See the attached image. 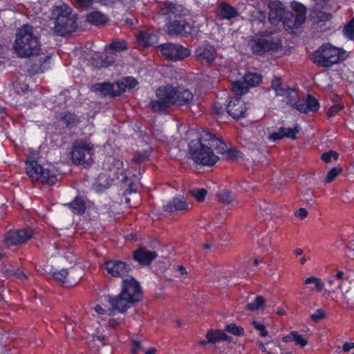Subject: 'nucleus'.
<instances>
[{
    "label": "nucleus",
    "instance_id": "nucleus-24",
    "mask_svg": "<svg viewBox=\"0 0 354 354\" xmlns=\"http://www.w3.org/2000/svg\"><path fill=\"white\" fill-rule=\"evenodd\" d=\"M94 86L96 91L101 92L104 95L115 97L121 95L120 91H115V85L109 82L96 84Z\"/></svg>",
    "mask_w": 354,
    "mask_h": 354
},
{
    "label": "nucleus",
    "instance_id": "nucleus-33",
    "mask_svg": "<svg viewBox=\"0 0 354 354\" xmlns=\"http://www.w3.org/2000/svg\"><path fill=\"white\" fill-rule=\"evenodd\" d=\"M243 80L248 88L255 87L262 82V77L256 73H248L245 75Z\"/></svg>",
    "mask_w": 354,
    "mask_h": 354
},
{
    "label": "nucleus",
    "instance_id": "nucleus-36",
    "mask_svg": "<svg viewBox=\"0 0 354 354\" xmlns=\"http://www.w3.org/2000/svg\"><path fill=\"white\" fill-rule=\"evenodd\" d=\"M194 26L185 20H178V36L189 37L192 35Z\"/></svg>",
    "mask_w": 354,
    "mask_h": 354
},
{
    "label": "nucleus",
    "instance_id": "nucleus-3",
    "mask_svg": "<svg viewBox=\"0 0 354 354\" xmlns=\"http://www.w3.org/2000/svg\"><path fill=\"white\" fill-rule=\"evenodd\" d=\"M143 297L140 283L132 276H128L121 282L120 292L116 295H106L108 301L118 313H124L135 304L140 302Z\"/></svg>",
    "mask_w": 354,
    "mask_h": 354
},
{
    "label": "nucleus",
    "instance_id": "nucleus-40",
    "mask_svg": "<svg viewBox=\"0 0 354 354\" xmlns=\"http://www.w3.org/2000/svg\"><path fill=\"white\" fill-rule=\"evenodd\" d=\"M248 86H247L245 81H236L232 84V91L236 95H242L248 93Z\"/></svg>",
    "mask_w": 354,
    "mask_h": 354
},
{
    "label": "nucleus",
    "instance_id": "nucleus-23",
    "mask_svg": "<svg viewBox=\"0 0 354 354\" xmlns=\"http://www.w3.org/2000/svg\"><path fill=\"white\" fill-rule=\"evenodd\" d=\"M282 342L284 343L294 342L296 345L300 346L301 347H304L308 344V340L295 330H292L288 335L283 336L282 337Z\"/></svg>",
    "mask_w": 354,
    "mask_h": 354
},
{
    "label": "nucleus",
    "instance_id": "nucleus-5",
    "mask_svg": "<svg viewBox=\"0 0 354 354\" xmlns=\"http://www.w3.org/2000/svg\"><path fill=\"white\" fill-rule=\"evenodd\" d=\"M348 57V52L343 48H337L330 44H324L318 50L313 52L312 59L319 66L330 67L345 60Z\"/></svg>",
    "mask_w": 354,
    "mask_h": 354
},
{
    "label": "nucleus",
    "instance_id": "nucleus-57",
    "mask_svg": "<svg viewBox=\"0 0 354 354\" xmlns=\"http://www.w3.org/2000/svg\"><path fill=\"white\" fill-rule=\"evenodd\" d=\"M190 55L191 50L189 48L178 44V60H182L186 57H188Z\"/></svg>",
    "mask_w": 354,
    "mask_h": 354
},
{
    "label": "nucleus",
    "instance_id": "nucleus-41",
    "mask_svg": "<svg viewBox=\"0 0 354 354\" xmlns=\"http://www.w3.org/2000/svg\"><path fill=\"white\" fill-rule=\"evenodd\" d=\"M306 102V107H307L308 113H315L320 107L319 101L312 95H308Z\"/></svg>",
    "mask_w": 354,
    "mask_h": 354
},
{
    "label": "nucleus",
    "instance_id": "nucleus-8",
    "mask_svg": "<svg viewBox=\"0 0 354 354\" xmlns=\"http://www.w3.org/2000/svg\"><path fill=\"white\" fill-rule=\"evenodd\" d=\"M250 46L254 55L262 56L267 53L277 52L281 48V40L274 38L271 32H261L259 37L251 39Z\"/></svg>",
    "mask_w": 354,
    "mask_h": 354
},
{
    "label": "nucleus",
    "instance_id": "nucleus-2",
    "mask_svg": "<svg viewBox=\"0 0 354 354\" xmlns=\"http://www.w3.org/2000/svg\"><path fill=\"white\" fill-rule=\"evenodd\" d=\"M13 48L21 57H28L37 55L40 49L39 38L33 33V28L25 24L17 32L16 40ZM50 55H37L31 60L28 72L31 75L44 73L50 68Z\"/></svg>",
    "mask_w": 354,
    "mask_h": 354
},
{
    "label": "nucleus",
    "instance_id": "nucleus-58",
    "mask_svg": "<svg viewBox=\"0 0 354 354\" xmlns=\"http://www.w3.org/2000/svg\"><path fill=\"white\" fill-rule=\"evenodd\" d=\"M306 100L296 102L292 106L302 113H308V109L306 107Z\"/></svg>",
    "mask_w": 354,
    "mask_h": 354
},
{
    "label": "nucleus",
    "instance_id": "nucleus-46",
    "mask_svg": "<svg viewBox=\"0 0 354 354\" xmlns=\"http://www.w3.org/2000/svg\"><path fill=\"white\" fill-rule=\"evenodd\" d=\"M226 112V107L223 108L220 103H214L211 113L217 119H221Z\"/></svg>",
    "mask_w": 354,
    "mask_h": 354
},
{
    "label": "nucleus",
    "instance_id": "nucleus-12",
    "mask_svg": "<svg viewBox=\"0 0 354 354\" xmlns=\"http://www.w3.org/2000/svg\"><path fill=\"white\" fill-rule=\"evenodd\" d=\"M216 50L214 46L209 42H204L198 46L195 50V58L201 64L209 66L215 61Z\"/></svg>",
    "mask_w": 354,
    "mask_h": 354
},
{
    "label": "nucleus",
    "instance_id": "nucleus-34",
    "mask_svg": "<svg viewBox=\"0 0 354 354\" xmlns=\"http://www.w3.org/2000/svg\"><path fill=\"white\" fill-rule=\"evenodd\" d=\"M109 50H111L114 53H120L128 49L127 41L124 40H113L112 42L106 46Z\"/></svg>",
    "mask_w": 354,
    "mask_h": 354
},
{
    "label": "nucleus",
    "instance_id": "nucleus-54",
    "mask_svg": "<svg viewBox=\"0 0 354 354\" xmlns=\"http://www.w3.org/2000/svg\"><path fill=\"white\" fill-rule=\"evenodd\" d=\"M252 326H253L254 328H255L256 330L259 331V335L261 337H265L268 336V332L263 324H261L257 321H253Z\"/></svg>",
    "mask_w": 354,
    "mask_h": 354
},
{
    "label": "nucleus",
    "instance_id": "nucleus-63",
    "mask_svg": "<svg viewBox=\"0 0 354 354\" xmlns=\"http://www.w3.org/2000/svg\"><path fill=\"white\" fill-rule=\"evenodd\" d=\"M189 204L184 200L183 197L181 199L178 198V212L189 209Z\"/></svg>",
    "mask_w": 354,
    "mask_h": 354
},
{
    "label": "nucleus",
    "instance_id": "nucleus-64",
    "mask_svg": "<svg viewBox=\"0 0 354 354\" xmlns=\"http://www.w3.org/2000/svg\"><path fill=\"white\" fill-rule=\"evenodd\" d=\"M332 18V15L330 13L326 12H320L317 15V19L319 21H328L330 20Z\"/></svg>",
    "mask_w": 354,
    "mask_h": 354
},
{
    "label": "nucleus",
    "instance_id": "nucleus-1",
    "mask_svg": "<svg viewBox=\"0 0 354 354\" xmlns=\"http://www.w3.org/2000/svg\"><path fill=\"white\" fill-rule=\"evenodd\" d=\"M188 151L194 162L207 167L214 166L219 160L214 151L232 162H236L243 156L236 147H228L221 138L206 130L189 142Z\"/></svg>",
    "mask_w": 354,
    "mask_h": 354
},
{
    "label": "nucleus",
    "instance_id": "nucleus-18",
    "mask_svg": "<svg viewBox=\"0 0 354 354\" xmlns=\"http://www.w3.org/2000/svg\"><path fill=\"white\" fill-rule=\"evenodd\" d=\"M217 15L221 19L230 20L237 17L239 12L236 8L227 3L222 2L218 6Z\"/></svg>",
    "mask_w": 354,
    "mask_h": 354
},
{
    "label": "nucleus",
    "instance_id": "nucleus-62",
    "mask_svg": "<svg viewBox=\"0 0 354 354\" xmlns=\"http://www.w3.org/2000/svg\"><path fill=\"white\" fill-rule=\"evenodd\" d=\"M351 354H354V343L353 342H345L342 346V351L344 353H348L352 351Z\"/></svg>",
    "mask_w": 354,
    "mask_h": 354
},
{
    "label": "nucleus",
    "instance_id": "nucleus-61",
    "mask_svg": "<svg viewBox=\"0 0 354 354\" xmlns=\"http://www.w3.org/2000/svg\"><path fill=\"white\" fill-rule=\"evenodd\" d=\"M142 344L139 340H132L131 341V354H137L138 352L141 349Z\"/></svg>",
    "mask_w": 354,
    "mask_h": 354
},
{
    "label": "nucleus",
    "instance_id": "nucleus-29",
    "mask_svg": "<svg viewBox=\"0 0 354 354\" xmlns=\"http://www.w3.org/2000/svg\"><path fill=\"white\" fill-rule=\"evenodd\" d=\"M163 30L168 36L177 35V17L166 18V23Z\"/></svg>",
    "mask_w": 354,
    "mask_h": 354
},
{
    "label": "nucleus",
    "instance_id": "nucleus-10",
    "mask_svg": "<svg viewBox=\"0 0 354 354\" xmlns=\"http://www.w3.org/2000/svg\"><path fill=\"white\" fill-rule=\"evenodd\" d=\"M102 266L108 274L112 277L122 279L128 277L129 272L132 270L130 263L116 259L105 260Z\"/></svg>",
    "mask_w": 354,
    "mask_h": 354
},
{
    "label": "nucleus",
    "instance_id": "nucleus-7",
    "mask_svg": "<svg viewBox=\"0 0 354 354\" xmlns=\"http://www.w3.org/2000/svg\"><path fill=\"white\" fill-rule=\"evenodd\" d=\"M270 8L269 21L272 24H277L281 21L285 29L290 32L297 30L304 23L302 21L299 22L295 14L286 10L279 2L270 3Z\"/></svg>",
    "mask_w": 354,
    "mask_h": 354
},
{
    "label": "nucleus",
    "instance_id": "nucleus-4",
    "mask_svg": "<svg viewBox=\"0 0 354 354\" xmlns=\"http://www.w3.org/2000/svg\"><path fill=\"white\" fill-rule=\"evenodd\" d=\"M55 20L54 32L57 35L66 37L75 32L78 28V15L66 3L55 6L52 10Z\"/></svg>",
    "mask_w": 354,
    "mask_h": 354
},
{
    "label": "nucleus",
    "instance_id": "nucleus-56",
    "mask_svg": "<svg viewBox=\"0 0 354 354\" xmlns=\"http://www.w3.org/2000/svg\"><path fill=\"white\" fill-rule=\"evenodd\" d=\"M344 276H345L344 272H343L342 270H339L337 272L335 275L333 277L335 279V280L337 281V285L336 286V288L339 289V290H341V292H343L342 285H343V282H344L343 281L344 279Z\"/></svg>",
    "mask_w": 354,
    "mask_h": 354
},
{
    "label": "nucleus",
    "instance_id": "nucleus-37",
    "mask_svg": "<svg viewBox=\"0 0 354 354\" xmlns=\"http://www.w3.org/2000/svg\"><path fill=\"white\" fill-rule=\"evenodd\" d=\"M102 299H103V301L108 303L110 308L106 310V309L103 308L100 305L97 304L94 307V310L95 313H97L99 315H107L109 316H113L116 313H119L118 310H115L114 311L112 312V309L113 308V305L108 301V299L106 298V295H104L102 297Z\"/></svg>",
    "mask_w": 354,
    "mask_h": 354
},
{
    "label": "nucleus",
    "instance_id": "nucleus-59",
    "mask_svg": "<svg viewBox=\"0 0 354 354\" xmlns=\"http://www.w3.org/2000/svg\"><path fill=\"white\" fill-rule=\"evenodd\" d=\"M272 88L274 89L278 95H286L285 89L283 88L281 83L279 80L272 82Z\"/></svg>",
    "mask_w": 354,
    "mask_h": 354
},
{
    "label": "nucleus",
    "instance_id": "nucleus-28",
    "mask_svg": "<svg viewBox=\"0 0 354 354\" xmlns=\"http://www.w3.org/2000/svg\"><path fill=\"white\" fill-rule=\"evenodd\" d=\"M304 283L308 285L310 290H315L318 292H322L324 288V283L322 280L316 277H310L305 279Z\"/></svg>",
    "mask_w": 354,
    "mask_h": 354
},
{
    "label": "nucleus",
    "instance_id": "nucleus-11",
    "mask_svg": "<svg viewBox=\"0 0 354 354\" xmlns=\"http://www.w3.org/2000/svg\"><path fill=\"white\" fill-rule=\"evenodd\" d=\"M33 237L30 229L10 230L3 236V243L8 248L20 246Z\"/></svg>",
    "mask_w": 354,
    "mask_h": 354
},
{
    "label": "nucleus",
    "instance_id": "nucleus-45",
    "mask_svg": "<svg viewBox=\"0 0 354 354\" xmlns=\"http://www.w3.org/2000/svg\"><path fill=\"white\" fill-rule=\"evenodd\" d=\"M207 190L204 188H194L190 190L191 195L196 198L198 202H203L205 201L207 196Z\"/></svg>",
    "mask_w": 354,
    "mask_h": 354
},
{
    "label": "nucleus",
    "instance_id": "nucleus-19",
    "mask_svg": "<svg viewBox=\"0 0 354 354\" xmlns=\"http://www.w3.org/2000/svg\"><path fill=\"white\" fill-rule=\"evenodd\" d=\"M161 55L168 61L177 60V45L172 43H165L158 45Z\"/></svg>",
    "mask_w": 354,
    "mask_h": 354
},
{
    "label": "nucleus",
    "instance_id": "nucleus-32",
    "mask_svg": "<svg viewBox=\"0 0 354 354\" xmlns=\"http://www.w3.org/2000/svg\"><path fill=\"white\" fill-rule=\"evenodd\" d=\"M138 84L137 80L133 77H125L123 80L117 84L118 91H120L121 93L125 91L126 88L132 89L136 87Z\"/></svg>",
    "mask_w": 354,
    "mask_h": 354
},
{
    "label": "nucleus",
    "instance_id": "nucleus-51",
    "mask_svg": "<svg viewBox=\"0 0 354 354\" xmlns=\"http://www.w3.org/2000/svg\"><path fill=\"white\" fill-rule=\"evenodd\" d=\"M339 157L338 153L335 151L330 150L327 152H324L321 156V159L326 163H329L332 161V159L337 160Z\"/></svg>",
    "mask_w": 354,
    "mask_h": 354
},
{
    "label": "nucleus",
    "instance_id": "nucleus-48",
    "mask_svg": "<svg viewBox=\"0 0 354 354\" xmlns=\"http://www.w3.org/2000/svg\"><path fill=\"white\" fill-rule=\"evenodd\" d=\"M343 32L348 39L354 40V17L344 26Z\"/></svg>",
    "mask_w": 354,
    "mask_h": 354
},
{
    "label": "nucleus",
    "instance_id": "nucleus-30",
    "mask_svg": "<svg viewBox=\"0 0 354 354\" xmlns=\"http://www.w3.org/2000/svg\"><path fill=\"white\" fill-rule=\"evenodd\" d=\"M170 104H169L167 101H165L161 99L152 100L150 102V108L151 109L156 113H166L169 107Z\"/></svg>",
    "mask_w": 354,
    "mask_h": 354
},
{
    "label": "nucleus",
    "instance_id": "nucleus-21",
    "mask_svg": "<svg viewBox=\"0 0 354 354\" xmlns=\"http://www.w3.org/2000/svg\"><path fill=\"white\" fill-rule=\"evenodd\" d=\"M205 337L207 339V342L212 344L231 340L230 337L221 330L209 329L207 330Z\"/></svg>",
    "mask_w": 354,
    "mask_h": 354
},
{
    "label": "nucleus",
    "instance_id": "nucleus-16",
    "mask_svg": "<svg viewBox=\"0 0 354 354\" xmlns=\"http://www.w3.org/2000/svg\"><path fill=\"white\" fill-rule=\"evenodd\" d=\"M156 96L158 99L167 101L170 104H174L177 99V88L170 85L163 88L160 87L156 91Z\"/></svg>",
    "mask_w": 354,
    "mask_h": 354
},
{
    "label": "nucleus",
    "instance_id": "nucleus-38",
    "mask_svg": "<svg viewBox=\"0 0 354 354\" xmlns=\"http://www.w3.org/2000/svg\"><path fill=\"white\" fill-rule=\"evenodd\" d=\"M265 298L263 296L258 295L255 299L247 304L246 309L250 311H254L257 310H263L265 307Z\"/></svg>",
    "mask_w": 354,
    "mask_h": 354
},
{
    "label": "nucleus",
    "instance_id": "nucleus-15",
    "mask_svg": "<svg viewBox=\"0 0 354 354\" xmlns=\"http://www.w3.org/2000/svg\"><path fill=\"white\" fill-rule=\"evenodd\" d=\"M299 129L297 125H295L294 127L286 128V127H280L278 129L277 131H274L270 133L268 136L269 140L276 142L279 140H281L284 138H290L292 140H295L297 138V134L299 133Z\"/></svg>",
    "mask_w": 354,
    "mask_h": 354
},
{
    "label": "nucleus",
    "instance_id": "nucleus-31",
    "mask_svg": "<svg viewBox=\"0 0 354 354\" xmlns=\"http://www.w3.org/2000/svg\"><path fill=\"white\" fill-rule=\"evenodd\" d=\"M176 11V7L175 4L169 1H165L161 6L159 12L161 15L167 16V18H169V17L172 18L174 16L177 17Z\"/></svg>",
    "mask_w": 354,
    "mask_h": 354
},
{
    "label": "nucleus",
    "instance_id": "nucleus-42",
    "mask_svg": "<svg viewBox=\"0 0 354 354\" xmlns=\"http://www.w3.org/2000/svg\"><path fill=\"white\" fill-rule=\"evenodd\" d=\"M257 207L259 208V214L262 216L270 215L272 212V205L265 201H259L256 203Z\"/></svg>",
    "mask_w": 354,
    "mask_h": 354
},
{
    "label": "nucleus",
    "instance_id": "nucleus-20",
    "mask_svg": "<svg viewBox=\"0 0 354 354\" xmlns=\"http://www.w3.org/2000/svg\"><path fill=\"white\" fill-rule=\"evenodd\" d=\"M108 21L107 16L97 10L92 11L86 16V21L93 26L104 25Z\"/></svg>",
    "mask_w": 354,
    "mask_h": 354
},
{
    "label": "nucleus",
    "instance_id": "nucleus-9",
    "mask_svg": "<svg viewBox=\"0 0 354 354\" xmlns=\"http://www.w3.org/2000/svg\"><path fill=\"white\" fill-rule=\"evenodd\" d=\"M94 150L85 140H75L71 149V159L75 165H91L93 162Z\"/></svg>",
    "mask_w": 354,
    "mask_h": 354
},
{
    "label": "nucleus",
    "instance_id": "nucleus-35",
    "mask_svg": "<svg viewBox=\"0 0 354 354\" xmlns=\"http://www.w3.org/2000/svg\"><path fill=\"white\" fill-rule=\"evenodd\" d=\"M193 97L194 95L190 91L183 89V91H180L178 87V106L191 104Z\"/></svg>",
    "mask_w": 354,
    "mask_h": 354
},
{
    "label": "nucleus",
    "instance_id": "nucleus-13",
    "mask_svg": "<svg viewBox=\"0 0 354 354\" xmlns=\"http://www.w3.org/2000/svg\"><path fill=\"white\" fill-rule=\"evenodd\" d=\"M226 112L234 120H239L247 116L245 103L241 97H230L226 105Z\"/></svg>",
    "mask_w": 354,
    "mask_h": 354
},
{
    "label": "nucleus",
    "instance_id": "nucleus-52",
    "mask_svg": "<svg viewBox=\"0 0 354 354\" xmlns=\"http://www.w3.org/2000/svg\"><path fill=\"white\" fill-rule=\"evenodd\" d=\"M162 208L165 212L169 213L177 211V198L173 197L172 200L168 201L166 205H164Z\"/></svg>",
    "mask_w": 354,
    "mask_h": 354
},
{
    "label": "nucleus",
    "instance_id": "nucleus-39",
    "mask_svg": "<svg viewBox=\"0 0 354 354\" xmlns=\"http://www.w3.org/2000/svg\"><path fill=\"white\" fill-rule=\"evenodd\" d=\"M218 201L224 205H229L232 203L234 199V194L232 191L223 189L221 190L218 194Z\"/></svg>",
    "mask_w": 354,
    "mask_h": 354
},
{
    "label": "nucleus",
    "instance_id": "nucleus-6",
    "mask_svg": "<svg viewBox=\"0 0 354 354\" xmlns=\"http://www.w3.org/2000/svg\"><path fill=\"white\" fill-rule=\"evenodd\" d=\"M26 173L32 182L43 185H54L58 181V175L53 169L44 167L35 159L25 162Z\"/></svg>",
    "mask_w": 354,
    "mask_h": 354
},
{
    "label": "nucleus",
    "instance_id": "nucleus-44",
    "mask_svg": "<svg viewBox=\"0 0 354 354\" xmlns=\"http://www.w3.org/2000/svg\"><path fill=\"white\" fill-rule=\"evenodd\" d=\"M225 330L230 333L241 337L244 335V329L242 326H236L235 324H228L226 325Z\"/></svg>",
    "mask_w": 354,
    "mask_h": 354
},
{
    "label": "nucleus",
    "instance_id": "nucleus-60",
    "mask_svg": "<svg viewBox=\"0 0 354 354\" xmlns=\"http://www.w3.org/2000/svg\"><path fill=\"white\" fill-rule=\"evenodd\" d=\"M325 313L322 309H317L313 314L311 315V319L315 322H318L322 319L325 317Z\"/></svg>",
    "mask_w": 354,
    "mask_h": 354
},
{
    "label": "nucleus",
    "instance_id": "nucleus-43",
    "mask_svg": "<svg viewBox=\"0 0 354 354\" xmlns=\"http://www.w3.org/2000/svg\"><path fill=\"white\" fill-rule=\"evenodd\" d=\"M348 307L354 308V286L349 287L345 292H342Z\"/></svg>",
    "mask_w": 354,
    "mask_h": 354
},
{
    "label": "nucleus",
    "instance_id": "nucleus-25",
    "mask_svg": "<svg viewBox=\"0 0 354 354\" xmlns=\"http://www.w3.org/2000/svg\"><path fill=\"white\" fill-rule=\"evenodd\" d=\"M61 121L66 125V127L71 129L75 127L80 122L78 115L70 111H65L60 114Z\"/></svg>",
    "mask_w": 354,
    "mask_h": 354
},
{
    "label": "nucleus",
    "instance_id": "nucleus-17",
    "mask_svg": "<svg viewBox=\"0 0 354 354\" xmlns=\"http://www.w3.org/2000/svg\"><path fill=\"white\" fill-rule=\"evenodd\" d=\"M64 205L75 215L82 216L86 213V202L80 196H76L72 201Z\"/></svg>",
    "mask_w": 354,
    "mask_h": 354
},
{
    "label": "nucleus",
    "instance_id": "nucleus-22",
    "mask_svg": "<svg viewBox=\"0 0 354 354\" xmlns=\"http://www.w3.org/2000/svg\"><path fill=\"white\" fill-rule=\"evenodd\" d=\"M137 41L140 45L145 47L153 46L158 41V37L153 33L141 31L137 36Z\"/></svg>",
    "mask_w": 354,
    "mask_h": 354
},
{
    "label": "nucleus",
    "instance_id": "nucleus-47",
    "mask_svg": "<svg viewBox=\"0 0 354 354\" xmlns=\"http://www.w3.org/2000/svg\"><path fill=\"white\" fill-rule=\"evenodd\" d=\"M342 171L341 167H333L329 170L324 179L325 183H331L336 177Z\"/></svg>",
    "mask_w": 354,
    "mask_h": 354
},
{
    "label": "nucleus",
    "instance_id": "nucleus-55",
    "mask_svg": "<svg viewBox=\"0 0 354 354\" xmlns=\"http://www.w3.org/2000/svg\"><path fill=\"white\" fill-rule=\"evenodd\" d=\"M344 108V105L341 104H335L330 107L327 112V115L328 118H332L335 116L341 110Z\"/></svg>",
    "mask_w": 354,
    "mask_h": 354
},
{
    "label": "nucleus",
    "instance_id": "nucleus-53",
    "mask_svg": "<svg viewBox=\"0 0 354 354\" xmlns=\"http://www.w3.org/2000/svg\"><path fill=\"white\" fill-rule=\"evenodd\" d=\"M94 3V0H75V6L77 8L88 9Z\"/></svg>",
    "mask_w": 354,
    "mask_h": 354
},
{
    "label": "nucleus",
    "instance_id": "nucleus-27",
    "mask_svg": "<svg viewBox=\"0 0 354 354\" xmlns=\"http://www.w3.org/2000/svg\"><path fill=\"white\" fill-rule=\"evenodd\" d=\"M290 6L292 9L295 12V15L297 17V21L305 22L306 19V8L304 5L297 1L291 2Z\"/></svg>",
    "mask_w": 354,
    "mask_h": 354
},
{
    "label": "nucleus",
    "instance_id": "nucleus-49",
    "mask_svg": "<svg viewBox=\"0 0 354 354\" xmlns=\"http://www.w3.org/2000/svg\"><path fill=\"white\" fill-rule=\"evenodd\" d=\"M116 59V55L111 50L106 48V53L103 59L104 64L107 66L115 63Z\"/></svg>",
    "mask_w": 354,
    "mask_h": 354
},
{
    "label": "nucleus",
    "instance_id": "nucleus-50",
    "mask_svg": "<svg viewBox=\"0 0 354 354\" xmlns=\"http://www.w3.org/2000/svg\"><path fill=\"white\" fill-rule=\"evenodd\" d=\"M149 155L150 153L146 150L142 152H136L133 154V160L136 163H142L148 159Z\"/></svg>",
    "mask_w": 354,
    "mask_h": 354
},
{
    "label": "nucleus",
    "instance_id": "nucleus-26",
    "mask_svg": "<svg viewBox=\"0 0 354 354\" xmlns=\"http://www.w3.org/2000/svg\"><path fill=\"white\" fill-rule=\"evenodd\" d=\"M49 274L55 280L63 284L68 281V276L69 275V272L67 269L57 270L52 267L49 270Z\"/></svg>",
    "mask_w": 354,
    "mask_h": 354
},
{
    "label": "nucleus",
    "instance_id": "nucleus-14",
    "mask_svg": "<svg viewBox=\"0 0 354 354\" xmlns=\"http://www.w3.org/2000/svg\"><path fill=\"white\" fill-rule=\"evenodd\" d=\"M156 257V252L148 250L145 247L138 248L132 254L133 260L142 266H149Z\"/></svg>",
    "mask_w": 354,
    "mask_h": 354
}]
</instances>
